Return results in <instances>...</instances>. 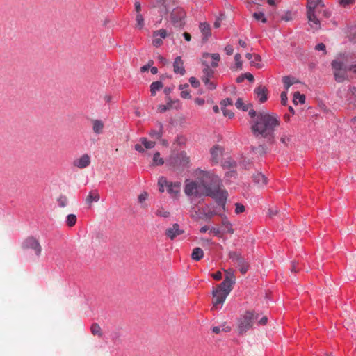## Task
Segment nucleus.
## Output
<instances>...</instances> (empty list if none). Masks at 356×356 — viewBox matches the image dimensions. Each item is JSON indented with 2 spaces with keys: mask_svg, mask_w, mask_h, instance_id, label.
I'll use <instances>...</instances> for the list:
<instances>
[{
  "mask_svg": "<svg viewBox=\"0 0 356 356\" xmlns=\"http://www.w3.org/2000/svg\"><path fill=\"white\" fill-rule=\"evenodd\" d=\"M164 163V161L160 156V154L159 152H156L153 156V164L155 165H161Z\"/></svg>",
  "mask_w": 356,
  "mask_h": 356,
  "instance_id": "4c0bfd02",
  "label": "nucleus"
},
{
  "mask_svg": "<svg viewBox=\"0 0 356 356\" xmlns=\"http://www.w3.org/2000/svg\"><path fill=\"white\" fill-rule=\"evenodd\" d=\"M353 3V0H339V3L343 6H346Z\"/></svg>",
  "mask_w": 356,
  "mask_h": 356,
  "instance_id": "69168bd1",
  "label": "nucleus"
},
{
  "mask_svg": "<svg viewBox=\"0 0 356 356\" xmlns=\"http://www.w3.org/2000/svg\"><path fill=\"white\" fill-rule=\"evenodd\" d=\"M189 82L191 84V86L195 88H198L200 85V81L195 77L193 76L189 79Z\"/></svg>",
  "mask_w": 356,
  "mask_h": 356,
  "instance_id": "a18cd8bd",
  "label": "nucleus"
},
{
  "mask_svg": "<svg viewBox=\"0 0 356 356\" xmlns=\"http://www.w3.org/2000/svg\"><path fill=\"white\" fill-rule=\"evenodd\" d=\"M199 29L203 35L202 40L207 41L208 38L211 35L210 25L207 22L200 24Z\"/></svg>",
  "mask_w": 356,
  "mask_h": 356,
  "instance_id": "a211bd4d",
  "label": "nucleus"
},
{
  "mask_svg": "<svg viewBox=\"0 0 356 356\" xmlns=\"http://www.w3.org/2000/svg\"><path fill=\"white\" fill-rule=\"evenodd\" d=\"M346 100L356 107V87L350 86L347 92Z\"/></svg>",
  "mask_w": 356,
  "mask_h": 356,
  "instance_id": "6ab92c4d",
  "label": "nucleus"
},
{
  "mask_svg": "<svg viewBox=\"0 0 356 356\" xmlns=\"http://www.w3.org/2000/svg\"><path fill=\"white\" fill-rule=\"evenodd\" d=\"M254 92L260 103H264L268 99V89L266 86L259 85Z\"/></svg>",
  "mask_w": 356,
  "mask_h": 356,
  "instance_id": "ddd939ff",
  "label": "nucleus"
},
{
  "mask_svg": "<svg viewBox=\"0 0 356 356\" xmlns=\"http://www.w3.org/2000/svg\"><path fill=\"white\" fill-rule=\"evenodd\" d=\"M76 220H77V218H76V215L69 214L67 216L66 223H67V226H69L70 227H73L74 225H75Z\"/></svg>",
  "mask_w": 356,
  "mask_h": 356,
  "instance_id": "72a5a7b5",
  "label": "nucleus"
},
{
  "mask_svg": "<svg viewBox=\"0 0 356 356\" xmlns=\"http://www.w3.org/2000/svg\"><path fill=\"white\" fill-rule=\"evenodd\" d=\"M148 197V193L147 192H143L138 197V202L143 204ZM143 208H146V205L142 204Z\"/></svg>",
  "mask_w": 356,
  "mask_h": 356,
  "instance_id": "ea45409f",
  "label": "nucleus"
},
{
  "mask_svg": "<svg viewBox=\"0 0 356 356\" xmlns=\"http://www.w3.org/2000/svg\"><path fill=\"white\" fill-rule=\"evenodd\" d=\"M307 15L309 21H312V6L309 0H307Z\"/></svg>",
  "mask_w": 356,
  "mask_h": 356,
  "instance_id": "3c124183",
  "label": "nucleus"
},
{
  "mask_svg": "<svg viewBox=\"0 0 356 356\" xmlns=\"http://www.w3.org/2000/svg\"><path fill=\"white\" fill-rule=\"evenodd\" d=\"M181 186V184L179 181L170 182L167 188V191L172 197H177L180 192Z\"/></svg>",
  "mask_w": 356,
  "mask_h": 356,
  "instance_id": "dca6fc26",
  "label": "nucleus"
},
{
  "mask_svg": "<svg viewBox=\"0 0 356 356\" xmlns=\"http://www.w3.org/2000/svg\"><path fill=\"white\" fill-rule=\"evenodd\" d=\"M225 51L227 55H232L234 52L233 47L230 44H228L225 47Z\"/></svg>",
  "mask_w": 356,
  "mask_h": 356,
  "instance_id": "13d9d810",
  "label": "nucleus"
},
{
  "mask_svg": "<svg viewBox=\"0 0 356 356\" xmlns=\"http://www.w3.org/2000/svg\"><path fill=\"white\" fill-rule=\"evenodd\" d=\"M136 26L138 29H141L143 28V26L145 25L144 18L140 13L136 14Z\"/></svg>",
  "mask_w": 356,
  "mask_h": 356,
  "instance_id": "f704fd0d",
  "label": "nucleus"
},
{
  "mask_svg": "<svg viewBox=\"0 0 356 356\" xmlns=\"http://www.w3.org/2000/svg\"><path fill=\"white\" fill-rule=\"evenodd\" d=\"M163 43L162 40L158 37H154L152 44L154 46L158 47Z\"/></svg>",
  "mask_w": 356,
  "mask_h": 356,
  "instance_id": "864d4df0",
  "label": "nucleus"
},
{
  "mask_svg": "<svg viewBox=\"0 0 356 356\" xmlns=\"http://www.w3.org/2000/svg\"><path fill=\"white\" fill-rule=\"evenodd\" d=\"M232 104H233V101L232 99H229V98H227L221 102V105L222 106H226L227 105H232Z\"/></svg>",
  "mask_w": 356,
  "mask_h": 356,
  "instance_id": "4d7b16f0",
  "label": "nucleus"
},
{
  "mask_svg": "<svg viewBox=\"0 0 356 356\" xmlns=\"http://www.w3.org/2000/svg\"><path fill=\"white\" fill-rule=\"evenodd\" d=\"M199 211H200V213L203 216L202 218H204L205 220H210L214 216L218 214L215 211V210L213 209V208L211 205H206L205 207L199 209Z\"/></svg>",
  "mask_w": 356,
  "mask_h": 356,
  "instance_id": "2eb2a0df",
  "label": "nucleus"
},
{
  "mask_svg": "<svg viewBox=\"0 0 356 356\" xmlns=\"http://www.w3.org/2000/svg\"><path fill=\"white\" fill-rule=\"evenodd\" d=\"M140 141L146 149H152L155 146V142L149 141L146 138H141Z\"/></svg>",
  "mask_w": 356,
  "mask_h": 356,
  "instance_id": "c9c22d12",
  "label": "nucleus"
},
{
  "mask_svg": "<svg viewBox=\"0 0 356 356\" xmlns=\"http://www.w3.org/2000/svg\"><path fill=\"white\" fill-rule=\"evenodd\" d=\"M322 0H313V29L321 28L320 23L322 18H329L331 15L330 11L324 9V5H321Z\"/></svg>",
  "mask_w": 356,
  "mask_h": 356,
  "instance_id": "20e7f679",
  "label": "nucleus"
},
{
  "mask_svg": "<svg viewBox=\"0 0 356 356\" xmlns=\"http://www.w3.org/2000/svg\"><path fill=\"white\" fill-rule=\"evenodd\" d=\"M258 324L260 325H264L268 322V318L266 316H262L261 318H258Z\"/></svg>",
  "mask_w": 356,
  "mask_h": 356,
  "instance_id": "6e6d98bb",
  "label": "nucleus"
},
{
  "mask_svg": "<svg viewBox=\"0 0 356 356\" xmlns=\"http://www.w3.org/2000/svg\"><path fill=\"white\" fill-rule=\"evenodd\" d=\"M91 163L90 156L88 154H84L80 157L73 161V165L79 169H83L90 165Z\"/></svg>",
  "mask_w": 356,
  "mask_h": 356,
  "instance_id": "9b49d317",
  "label": "nucleus"
},
{
  "mask_svg": "<svg viewBox=\"0 0 356 356\" xmlns=\"http://www.w3.org/2000/svg\"><path fill=\"white\" fill-rule=\"evenodd\" d=\"M259 314L253 311H247L238 321V330L240 334H243L252 327L254 321L258 319Z\"/></svg>",
  "mask_w": 356,
  "mask_h": 356,
  "instance_id": "39448f33",
  "label": "nucleus"
},
{
  "mask_svg": "<svg viewBox=\"0 0 356 356\" xmlns=\"http://www.w3.org/2000/svg\"><path fill=\"white\" fill-rule=\"evenodd\" d=\"M190 162L189 157L186 153L181 152L170 158V163L174 167H185Z\"/></svg>",
  "mask_w": 356,
  "mask_h": 356,
  "instance_id": "6e6552de",
  "label": "nucleus"
},
{
  "mask_svg": "<svg viewBox=\"0 0 356 356\" xmlns=\"http://www.w3.org/2000/svg\"><path fill=\"white\" fill-rule=\"evenodd\" d=\"M229 257L236 264L242 274H245L248 272L249 264L239 252H229Z\"/></svg>",
  "mask_w": 356,
  "mask_h": 356,
  "instance_id": "423d86ee",
  "label": "nucleus"
},
{
  "mask_svg": "<svg viewBox=\"0 0 356 356\" xmlns=\"http://www.w3.org/2000/svg\"><path fill=\"white\" fill-rule=\"evenodd\" d=\"M280 125V120L275 114L259 113L257 115L254 124L252 126V131L254 135H261L270 143L274 140V131Z\"/></svg>",
  "mask_w": 356,
  "mask_h": 356,
  "instance_id": "f03ea898",
  "label": "nucleus"
},
{
  "mask_svg": "<svg viewBox=\"0 0 356 356\" xmlns=\"http://www.w3.org/2000/svg\"><path fill=\"white\" fill-rule=\"evenodd\" d=\"M153 60H149L147 65H145L140 68V71L143 72L147 71L151 67V65L153 64Z\"/></svg>",
  "mask_w": 356,
  "mask_h": 356,
  "instance_id": "bf43d9fd",
  "label": "nucleus"
},
{
  "mask_svg": "<svg viewBox=\"0 0 356 356\" xmlns=\"http://www.w3.org/2000/svg\"><path fill=\"white\" fill-rule=\"evenodd\" d=\"M281 97V103L282 105L285 106L287 103V94L286 92H282L280 95Z\"/></svg>",
  "mask_w": 356,
  "mask_h": 356,
  "instance_id": "5fc2aeb1",
  "label": "nucleus"
},
{
  "mask_svg": "<svg viewBox=\"0 0 356 356\" xmlns=\"http://www.w3.org/2000/svg\"><path fill=\"white\" fill-rule=\"evenodd\" d=\"M202 64L205 66L203 69V75L202 76V81L207 86L209 90H214L216 87V84L213 82L209 81V79L213 76L214 71L210 68L208 63L205 60L202 61Z\"/></svg>",
  "mask_w": 356,
  "mask_h": 356,
  "instance_id": "0eeeda50",
  "label": "nucleus"
},
{
  "mask_svg": "<svg viewBox=\"0 0 356 356\" xmlns=\"http://www.w3.org/2000/svg\"><path fill=\"white\" fill-rule=\"evenodd\" d=\"M175 103H179L178 100L173 101L170 98L168 99V101L165 105H159L158 106V111L160 113H164L168 110L171 109L173 107V104Z\"/></svg>",
  "mask_w": 356,
  "mask_h": 356,
  "instance_id": "bb28decb",
  "label": "nucleus"
},
{
  "mask_svg": "<svg viewBox=\"0 0 356 356\" xmlns=\"http://www.w3.org/2000/svg\"><path fill=\"white\" fill-rule=\"evenodd\" d=\"M241 56L239 54H236L234 56L236 68L240 69V70L242 68V62L241 61Z\"/></svg>",
  "mask_w": 356,
  "mask_h": 356,
  "instance_id": "49530a36",
  "label": "nucleus"
},
{
  "mask_svg": "<svg viewBox=\"0 0 356 356\" xmlns=\"http://www.w3.org/2000/svg\"><path fill=\"white\" fill-rule=\"evenodd\" d=\"M173 71L175 74L184 75L186 70L184 67V62L181 56H177L173 63Z\"/></svg>",
  "mask_w": 356,
  "mask_h": 356,
  "instance_id": "f3484780",
  "label": "nucleus"
},
{
  "mask_svg": "<svg viewBox=\"0 0 356 356\" xmlns=\"http://www.w3.org/2000/svg\"><path fill=\"white\" fill-rule=\"evenodd\" d=\"M236 209H235V213L238 214L241 213H243L245 211V207L240 204V203H236L235 204Z\"/></svg>",
  "mask_w": 356,
  "mask_h": 356,
  "instance_id": "09e8293b",
  "label": "nucleus"
},
{
  "mask_svg": "<svg viewBox=\"0 0 356 356\" xmlns=\"http://www.w3.org/2000/svg\"><path fill=\"white\" fill-rule=\"evenodd\" d=\"M170 182L168 181L166 178L164 177H159V179L158 180V186H163V187L168 188V185H170Z\"/></svg>",
  "mask_w": 356,
  "mask_h": 356,
  "instance_id": "c03bdc74",
  "label": "nucleus"
},
{
  "mask_svg": "<svg viewBox=\"0 0 356 356\" xmlns=\"http://www.w3.org/2000/svg\"><path fill=\"white\" fill-rule=\"evenodd\" d=\"M199 181H191L186 184L184 192L188 195L211 197L216 202L226 211L228 192L223 187L220 178L211 171L197 169L194 172Z\"/></svg>",
  "mask_w": 356,
  "mask_h": 356,
  "instance_id": "f257e3e1",
  "label": "nucleus"
},
{
  "mask_svg": "<svg viewBox=\"0 0 356 356\" xmlns=\"http://www.w3.org/2000/svg\"><path fill=\"white\" fill-rule=\"evenodd\" d=\"M22 248L24 250H33L36 256H40L42 252V247L39 241L34 237H28L26 238L22 244Z\"/></svg>",
  "mask_w": 356,
  "mask_h": 356,
  "instance_id": "9d476101",
  "label": "nucleus"
},
{
  "mask_svg": "<svg viewBox=\"0 0 356 356\" xmlns=\"http://www.w3.org/2000/svg\"><path fill=\"white\" fill-rule=\"evenodd\" d=\"M156 215L163 218H168L170 216V213L161 207L157 209Z\"/></svg>",
  "mask_w": 356,
  "mask_h": 356,
  "instance_id": "a19ab883",
  "label": "nucleus"
},
{
  "mask_svg": "<svg viewBox=\"0 0 356 356\" xmlns=\"http://www.w3.org/2000/svg\"><path fill=\"white\" fill-rule=\"evenodd\" d=\"M203 58L204 59H207L209 57H211L213 60L212 63H211V66L212 67H216L218 66V62L220 60V56L219 54L215 53V54H209V53H204L203 54Z\"/></svg>",
  "mask_w": 356,
  "mask_h": 356,
  "instance_id": "aec40b11",
  "label": "nucleus"
},
{
  "mask_svg": "<svg viewBox=\"0 0 356 356\" xmlns=\"http://www.w3.org/2000/svg\"><path fill=\"white\" fill-rule=\"evenodd\" d=\"M99 198V194L97 190L91 191L86 198V202L88 204L91 205L93 202H98Z\"/></svg>",
  "mask_w": 356,
  "mask_h": 356,
  "instance_id": "4be33fe9",
  "label": "nucleus"
},
{
  "mask_svg": "<svg viewBox=\"0 0 356 356\" xmlns=\"http://www.w3.org/2000/svg\"><path fill=\"white\" fill-rule=\"evenodd\" d=\"M261 58L258 54H254L253 60L250 61V64L260 69L262 67V64L260 63Z\"/></svg>",
  "mask_w": 356,
  "mask_h": 356,
  "instance_id": "473e14b6",
  "label": "nucleus"
},
{
  "mask_svg": "<svg viewBox=\"0 0 356 356\" xmlns=\"http://www.w3.org/2000/svg\"><path fill=\"white\" fill-rule=\"evenodd\" d=\"M58 202L60 207H65L67 204V198L65 196H61L58 199Z\"/></svg>",
  "mask_w": 356,
  "mask_h": 356,
  "instance_id": "de8ad7c7",
  "label": "nucleus"
},
{
  "mask_svg": "<svg viewBox=\"0 0 356 356\" xmlns=\"http://www.w3.org/2000/svg\"><path fill=\"white\" fill-rule=\"evenodd\" d=\"M163 87V83L161 81H154L152 82L150 85V92L152 96L156 95V92L160 90Z\"/></svg>",
  "mask_w": 356,
  "mask_h": 356,
  "instance_id": "cd10ccee",
  "label": "nucleus"
},
{
  "mask_svg": "<svg viewBox=\"0 0 356 356\" xmlns=\"http://www.w3.org/2000/svg\"><path fill=\"white\" fill-rule=\"evenodd\" d=\"M222 110L225 116L228 117L229 118L234 117V113L232 111L226 109L225 108H222Z\"/></svg>",
  "mask_w": 356,
  "mask_h": 356,
  "instance_id": "603ef678",
  "label": "nucleus"
},
{
  "mask_svg": "<svg viewBox=\"0 0 356 356\" xmlns=\"http://www.w3.org/2000/svg\"><path fill=\"white\" fill-rule=\"evenodd\" d=\"M315 49L317 51H322L323 55L326 54V47L323 43H319L316 45Z\"/></svg>",
  "mask_w": 356,
  "mask_h": 356,
  "instance_id": "8fccbe9b",
  "label": "nucleus"
},
{
  "mask_svg": "<svg viewBox=\"0 0 356 356\" xmlns=\"http://www.w3.org/2000/svg\"><path fill=\"white\" fill-rule=\"evenodd\" d=\"M134 7H135V10H136L137 14L140 13V10H141V6H140V3L139 1H135Z\"/></svg>",
  "mask_w": 356,
  "mask_h": 356,
  "instance_id": "774afa93",
  "label": "nucleus"
},
{
  "mask_svg": "<svg viewBox=\"0 0 356 356\" xmlns=\"http://www.w3.org/2000/svg\"><path fill=\"white\" fill-rule=\"evenodd\" d=\"M305 97L303 95H301L299 92H296L293 95V102L297 104V102H300L301 104L305 103Z\"/></svg>",
  "mask_w": 356,
  "mask_h": 356,
  "instance_id": "e433bc0d",
  "label": "nucleus"
},
{
  "mask_svg": "<svg viewBox=\"0 0 356 356\" xmlns=\"http://www.w3.org/2000/svg\"><path fill=\"white\" fill-rule=\"evenodd\" d=\"M181 97L184 99H190L191 97L189 91L188 90H181Z\"/></svg>",
  "mask_w": 356,
  "mask_h": 356,
  "instance_id": "052dcab7",
  "label": "nucleus"
},
{
  "mask_svg": "<svg viewBox=\"0 0 356 356\" xmlns=\"http://www.w3.org/2000/svg\"><path fill=\"white\" fill-rule=\"evenodd\" d=\"M204 256V252L200 248L193 249L191 257L195 261H200Z\"/></svg>",
  "mask_w": 356,
  "mask_h": 356,
  "instance_id": "c85d7f7f",
  "label": "nucleus"
},
{
  "mask_svg": "<svg viewBox=\"0 0 356 356\" xmlns=\"http://www.w3.org/2000/svg\"><path fill=\"white\" fill-rule=\"evenodd\" d=\"M235 106L238 109H242L243 111H247L248 110V106L244 104L242 99H241V98H238L237 99V101L235 103Z\"/></svg>",
  "mask_w": 356,
  "mask_h": 356,
  "instance_id": "79ce46f5",
  "label": "nucleus"
},
{
  "mask_svg": "<svg viewBox=\"0 0 356 356\" xmlns=\"http://www.w3.org/2000/svg\"><path fill=\"white\" fill-rule=\"evenodd\" d=\"M332 68L334 71L345 70H347V65H346L343 62L334 60L332 63Z\"/></svg>",
  "mask_w": 356,
  "mask_h": 356,
  "instance_id": "2f4dec72",
  "label": "nucleus"
},
{
  "mask_svg": "<svg viewBox=\"0 0 356 356\" xmlns=\"http://www.w3.org/2000/svg\"><path fill=\"white\" fill-rule=\"evenodd\" d=\"M184 233V230L181 229L179 225L177 223L172 225L171 227L168 228L165 230V235L170 240H173L176 236H179Z\"/></svg>",
  "mask_w": 356,
  "mask_h": 356,
  "instance_id": "f8f14e48",
  "label": "nucleus"
},
{
  "mask_svg": "<svg viewBox=\"0 0 356 356\" xmlns=\"http://www.w3.org/2000/svg\"><path fill=\"white\" fill-rule=\"evenodd\" d=\"M220 216L222 218V225L225 227V230L229 234L234 233V229L232 228V223L228 220L227 217L224 214H219Z\"/></svg>",
  "mask_w": 356,
  "mask_h": 356,
  "instance_id": "a878e982",
  "label": "nucleus"
},
{
  "mask_svg": "<svg viewBox=\"0 0 356 356\" xmlns=\"http://www.w3.org/2000/svg\"><path fill=\"white\" fill-rule=\"evenodd\" d=\"M212 277L216 280H220L222 277V274L220 271H217L216 273L212 275Z\"/></svg>",
  "mask_w": 356,
  "mask_h": 356,
  "instance_id": "680f3d73",
  "label": "nucleus"
},
{
  "mask_svg": "<svg viewBox=\"0 0 356 356\" xmlns=\"http://www.w3.org/2000/svg\"><path fill=\"white\" fill-rule=\"evenodd\" d=\"M223 149L216 145L211 149V161L214 163H218L220 157L222 155Z\"/></svg>",
  "mask_w": 356,
  "mask_h": 356,
  "instance_id": "4468645a",
  "label": "nucleus"
},
{
  "mask_svg": "<svg viewBox=\"0 0 356 356\" xmlns=\"http://www.w3.org/2000/svg\"><path fill=\"white\" fill-rule=\"evenodd\" d=\"M91 332L95 336L101 337L102 336V332L100 326L97 323H93L90 327Z\"/></svg>",
  "mask_w": 356,
  "mask_h": 356,
  "instance_id": "7c9ffc66",
  "label": "nucleus"
},
{
  "mask_svg": "<svg viewBox=\"0 0 356 356\" xmlns=\"http://www.w3.org/2000/svg\"><path fill=\"white\" fill-rule=\"evenodd\" d=\"M280 141L285 145H287L289 142L290 141V138L289 137L285 136V135H283L281 138H280Z\"/></svg>",
  "mask_w": 356,
  "mask_h": 356,
  "instance_id": "e2e57ef3",
  "label": "nucleus"
},
{
  "mask_svg": "<svg viewBox=\"0 0 356 356\" xmlns=\"http://www.w3.org/2000/svg\"><path fill=\"white\" fill-rule=\"evenodd\" d=\"M253 181L259 186H264L267 183V178L261 173L257 172L252 176Z\"/></svg>",
  "mask_w": 356,
  "mask_h": 356,
  "instance_id": "5701e85b",
  "label": "nucleus"
},
{
  "mask_svg": "<svg viewBox=\"0 0 356 356\" xmlns=\"http://www.w3.org/2000/svg\"><path fill=\"white\" fill-rule=\"evenodd\" d=\"M156 126L158 127V130H151L149 133V136L152 138L160 139L163 136V124L160 122H157Z\"/></svg>",
  "mask_w": 356,
  "mask_h": 356,
  "instance_id": "412c9836",
  "label": "nucleus"
},
{
  "mask_svg": "<svg viewBox=\"0 0 356 356\" xmlns=\"http://www.w3.org/2000/svg\"><path fill=\"white\" fill-rule=\"evenodd\" d=\"M346 72L347 70H345L334 71V74L336 81L338 82H341L345 80L346 77Z\"/></svg>",
  "mask_w": 356,
  "mask_h": 356,
  "instance_id": "c756f323",
  "label": "nucleus"
},
{
  "mask_svg": "<svg viewBox=\"0 0 356 356\" xmlns=\"http://www.w3.org/2000/svg\"><path fill=\"white\" fill-rule=\"evenodd\" d=\"M167 35V31L165 29H160L157 31H155L153 34V37H158L162 40V38H165Z\"/></svg>",
  "mask_w": 356,
  "mask_h": 356,
  "instance_id": "37998d69",
  "label": "nucleus"
},
{
  "mask_svg": "<svg viewBox=\"0 0 356 356\" xmlns=\"http://www.w3.org/2000/svg\"><path fill=\"white\" fill-rule=\"evenodd\" d=\"M253 17L257 21H261L263 23H266V18L265 17L264 14L262 12L254 13L253 14Z\"/></svg>",
  "mask_w": 356,
  "mask_h": 356,
  "instance_id": "58836bf2",
  "label": "nucleus"
},
{
  "mask_svg": "<svg viewBox=\"0 0 356 356\" xmlns=\"http://www.w3.org/2000/svg\"><path fill=\"white\" fill-rule=\"evenodd\" d=\"M284 86L286 90L293 84L299 83L298 80L291 76H285L282 78Z\"/></svg>",
  "mask_w": 356,
  "mask_h": 356,
  "instance_id": "393cba45",
  "label": "nucleus"
},
{
  "mask_svg": "<svg viewBox=\"0 0 356 356\" xmlns=\"http://www.w3.org/2000/svg\"><path fill=\"white\" fill-rule=\"evenodd\" d=\"M282 19L289 22L292 19V15L291 13H286L284 16L282 17Z\"/></svg>",
  "mask_w": 356,
  "mask_h": 356,
  "instance_id": "0e129e2a",
  "label": "nucleus"
},
{
  "mask_svg": "<svg viewBox=\"0 0 356 356\" xmlns=\"http://www.w3.org/2000/svg\"><path fill=\"white\" fill-rule=\"evenodd\" d=\"M185 17L186 12L181 8L174 9L170 15L171 21L176 27H181L184 26Z\"/></svg>",
  "mask_w": 356,
  "mask_h": 356,
  "instance_id": "1a4fd4ad",
  "label": "nucleus"
},
{
  "mask_svg": "<svg viewBox=\"0 0 356 356\" xmlns=\"http://www.w3.org/2000/svg\"><path fill=\"white\" fill-rule=\"evenodd\" d=\"M226 276L224 281L218 284L213 291V308L218 309L222 307V304L225 301L227 296L233 289V285L236 282V277L234 270L232 268L225 270Z\"/></svg>",
  "mask_w": 356,
  "mask_h": 356,
  "instance_id": "7ed1b4c3",
  "label": "nucleus"
},
{
  "mask_svg": "<svg viewBox=\"0 0 356 356\" xmlns=\"http://www.w3.org/2000/svg\"><path fill=\"white\" fill-rule=\"evenodd\" d=\"M92 130L96 134H100L103 132L104 124L102 120H92Z\"/></svg>",
  "mask_w": 356,
  "mask_h": 356,
  "instance_id": "b1692460",
  "label": "nucleus"
},
{
  "mask_svg": "<svg viewBox=\"0 0 356 356\" xmlns=\"http://www.w3.org/2000/svg\"><path fill=\"white\" fill-rule=\"evenodd\" d=\"M244 76H245V79H247L250 82H252L254 79V76L249 72L245 73Z\"/></svg>",
  "mask_w": 356,
  "mask_h": 356,
  "instance_id": "338daca9",
  "label": "nucleus"
}]
</instances>
